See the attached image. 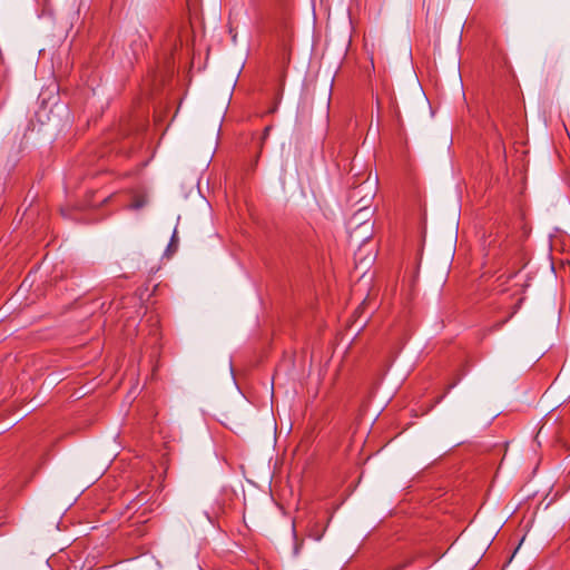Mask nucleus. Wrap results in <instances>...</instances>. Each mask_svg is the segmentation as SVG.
<instances>
[{
	"label": "nucleus",
	"instance_id": "1",
	"mask_svg": "<svg viewBox=\"0 0 570 570\" xmlns=\"http://www.w3.org/2000/svg\"><path fill=\"white\" fill-rule=\"evenodd\" d=\"M374 195L375 188L374 185L370 181H364L363 184L358 185L353 189L351 194V199L354 200L355 204L360 205L354 219L358 220L361 226H366V223L363 219L367 215V207L371 204Z\"/></svg>",
	"mask_w": 570,
	"mask_h": 570
},
{
	"label": "nucleus",
	"instance_id": "2",
	"mask_svg": "<svg viewBox=\"0 0 570 570\" xmlns=\"http://www.w3.org/2000/svg\"><path fill=\"white\" fill-rule=\"evenodd\" d=\"M235 86V80H233L227 87H226V90H225V94H224V97H223V102H224V106L225 108H227L229 101H230V98H232V91H233V88Z\"/></svg>",
	"mask_w": 570,
	"mask_h": 570
},
{
	"label": "nucleus",
	"instance_id": "3",
	"mask_svg": "<svg viewBox=\"0 0 570 570\" xmlns=\"http://www.w3.org/2000/svg\"><path fill=\"white\" fill-rule=\"evenodd\" d=\"M177 245H178V239H177V233L175 230L166 252L169 254H173L176 250Z\"/></svg>",
	"mask_w": 570,
	"mask_h": 570
}]
</instances>
